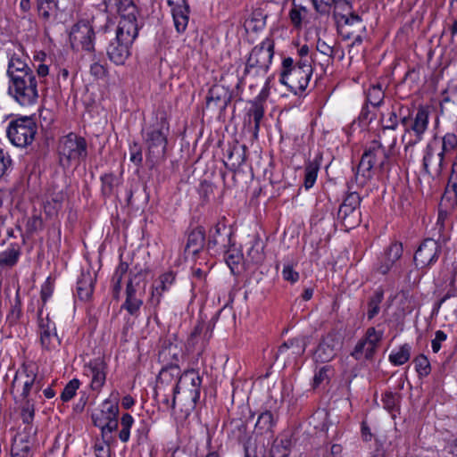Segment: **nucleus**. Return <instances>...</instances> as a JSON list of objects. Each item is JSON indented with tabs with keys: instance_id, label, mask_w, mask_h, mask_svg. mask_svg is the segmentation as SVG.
<instances>
[{
	"instance_id": "obj_1",
	"label": "nucleus",
	"mask_w": 457,
	"mask_h": 457,
	"mask_svg": "<svg viewBox=\"0 0 457 457\" xmlns=\"http://www.w3.org/2000/svg\"><path fill=\"white\" fill-rule=\"evenodd\" d=\"M120 16L115 38L107 47L109 59L117 65L123 64L130 55V47L138 34L137 8L132 0H114Z\"/></svg>"
},
{
	"instance_id": "obj_2",
	"label": "nucleus",
	"mask_w": 457,
	"mask_h": 457,
	"mask_svg": "<svg viewBox=\"0 0 457 457\" xmlns=\"http://www.w3.org/2000/svg\"><path fill=\"white\" fill-rule=\"evenodd\" d=\"M429 116V108L424 105L419 106L414 114L403 115L400 120L395 110L389 111L382 114V132L385 133L387 129L395 130L400 121L404 129L402 143L404 145V151L407 152L423 140L428 129Z\"/></svg>"
},
{
	"instance_id": "obj_3",
	"label": "nucleus",
	"mask_w": 457,
	"mask_h": 457,
	"mask_svg": "<svg viewBox=\"0 0 457 457\" xmlns=\"http://www.w3.org/2000/svg\"><path fill=\"white\" fill-rule=\"evenodd\" d=\"M9 95L21 106L34 105L38 98L34 71L20 57L12 56L8 63Z\"/></svg>"
},
{
	"instance_id": "obj_4",
	"label": "nucleus",
	"mask_w": 457,
	"mask_h": 457,
	"mask_svg": "<svg viewBox=\"0 0 457 457\" xmlns=\"http://www.w3.org/2000/svg\"><path fill=\"white\" fill-rule=\"evenodd\" d=\"M312 66L307 62H297L294 64L291 57H287L282 62V70L279 81L288 87L295 95L303 93L308 87L312 75Z\"/></svg>"
},
{
	"instance_id": "obj_5",
	"label": "nucleus",
	"mask_w": 457,
	"mask_h": 457,
	"mask_svg": "<svg viewBox=\"0 0 457 457\" xmlns=\"http://www.w3.org/2000/svg\"><path fill=\"white\" fill-rule=\"evenodd\" d=\"M168 132L169 125L164 118L156 119L143 129V138L147 148L146 159L152 165L165 156Z\"/></svg>"
},
{
	"instance_id": "obj_6",
	"label": "nucleus",
	"mask_w": 457,
	"mask_h": 457,
	"mask_svg": "<svg viewBox=\"0 0 457 457\" xmlns=\"http://www.w3.org/2000/svg\"><path fill=\"white\" fill-rule=\"evenodd\" d=\"M119 393L112 392L92 413L94 425L101 429L103 438L110 439L111 434L118 428Z\"/></svg>"
},
{
	"instance_id": "obj_7",
	"label": "nucleus",
	"mask_w": 457,
	"mask_h": 457,
	"mask_svg": "<svg viewBox=\"0 0 457 457\" xmlns=\"http://www.w3.org/2000/svg\"><path fill=\"white\" fill-rule=\"evenodd\" d=\"M434 230L437 233V238L425 239L415 252L414 262L417 267L425 268L435 263L441 253V244L449 239V237L443 233V214L441 212Z\"/></svg>"
},
{
	"instance_id": "obj_8",
	"label": "nucleus",
	"mask_w": 457,
	"mask_h": 457,
	"mask_svg": "<svg viewBox=\"0 0 457 457\" xmlns=\"http://www.w3.org/2000/svg\"><path fill=\"white\" fill-rule=\"evenodd\" d=\"M273 55L274 42L267 37L252 49L245 63L244 75L253 78L264 76L270 69Z\"/></svg>"
},
{
	"instance_id": "obj_9",
	"label": "nucleus",
	"mask_w": 457,
	"mask_h": 457,
	"mask_svg": "<svg viewBox=\"0 0 457 457\" xmlns=\"http://www.w3.org/2000/svg\"><path fill=\"white\" fill-rule=\"evenodd\" d=\"M388 154L378 141H372L364 151L357 168V177L361 176L364 182L372 176V170H382L387 162Z\"/></svg>"
},
{
	"instance_id": "obj_10",
	"label": "nucleus",
	"mask_w": 457,
	"mask_h": 457,
	"mask_svg": "<svg viewBox=\"0 0 457 457\" xmlns=\"http://www.w3.org/2000/svg\"><path fill=\"white\" fill-rule=\"evenodd\" d=\"M87 142L84 137L70 133L60 139L58 151L63 166L78 164L87 155Z\"/></svg>"
},
{
	"instance_id": "obj_11",
	"label": "nucleus",
	"mask_w": 457,
	"mask_h": 457,
	"mask_svg": "<svg viewBox=\"0 0 457 457\" xmlns=\"http://www.w3.org/2000/svg\"><path fill=\"white\" fill-rule=\"evenodd\" d=\"M36 133L37 125L34 120L28 116L12 120L6 128L8 139L17 147H25L30 145Z\"/></svg>"
},
{
	"instance_id": "obj_12",
	"label": "nucleus",
	"mask_w": 457,
	"mask_h": 457,
	"mask_svg": "<svg viewBox=\"0 0 457 457\" xmlns=\"http://www.w3.org/2000/svg\"><path fill=\"white\" fill-rule=\"evenodd\" d=\"M37 380V368L33 363H24L15 373L12 383V394L20 399L29 397V393L40 389Z\"/></svg>"
},
{
	"instance_id": "obj_13",
	"label": "nucleus",
	"mask_w": 457,
	"mask_h": 457,
	"mask_svg": "<svg viewBox=\"0 0 457 457\" xmlns=\"http://www.w3.org/2000/svg\"><path fill=\"white\" fill-rule=\"evenodd\" d=\"M145 275L142 271L137 272L129 278L126 288V300L121 308L126 310L131 316L137 317L140 308L143 305V295L145 293Z\"/></svg>"
},
{
	"instance_id": "obj_14",
	"label": "nucleus",
	"mask_w": 457,
	"mask_h": 457,
	"mask_svg": "<svg viewBox=\"0 0 457 457\" xmlns=\"http://www.w3.org/2000/svg\"><path fill=\"white\" fill-rule=\"evenodd\" d=\"M360 204L361 197L356 192L348 194L341 204L337 217L346 230L352 229L361 223Z\"/></svg>"
},
{
	"instance_id": "obj_15",
	"label": "nucleus",
	"mask_w": 457,
	"mask_h": 457,
	"mask_svg": "<svg viewBox=\"0 0 457 457\" xmlns=\"http://www.w3.org/2000/svg\"><path fill=\"white\" fill-rule=\"evenodd\" d=\"M70 41L73 48L93 52L95 50V30L90 21L81 20L74 24L70 33Z\"/></svg>"
},
{
	"instance_id": "obj_16",
	"label": "nucleus",
	"mask_w": 457,
	"mask_h": 457,
	"mask_svg": "<svg viewBox=\"0 0 457 457\" xmlns=\"http://www.w3.org/2000/svg\"><path fill=\"white\" fill-rule=\"evenodd\" d=\"M340 337L335 333H328L318 345L313 359L316 362L325 363L332 361L341 347Z\"/></svg>"
},
{
	"instance_id": "obj_17",
	"label": "nucleus",
	"mask_w": 457,
	"mask_h": 457,
	"mask_svg": "<svg viewBox=\"0 0 457 457\" xmlns=\"http://www.w3.org/2000/svg\"><path fill=\"white\" fill-rule=\"evenodd\" d=\"M380 339L381 333L376 331L374 328H370L365 337L356 344L351 355L357 361L371 359Z\"/></svg>"
},
{
	"instance_id": "obj_18",
	"label": "nucleus",
	"mask_w": 457,
	"mask_h": 457,
	"mask_svg": "<svg viewBox=\"0 0 457 457\" xmlns=\"http://www.w3.org/2000/svg\"><path fill=\"white\" fill-rule=\"evenodd\" d=\"M201 384L199 373L195 370H189L179 376L176 385L179 386V391L183 389V393L191 400L192 406H195L200 398Z\"/></svg>"
},
{
	"instance_id": "obj_19",
	"label": "nucleus",
	"mask_w": 457,
	"mask_h": 457,
	"mask_svg": "<svg viewBox=\"0 0 457 457\" xmlns=\"http://www.w3.org/2000/svg\"><path fill=\"white\" fill-rule=\"evenodd\" d=\"M444 156L440 140L436 138L430 140L424 151L423 168L425 171L431 173V170H433L436 173L439 172L443 166Z\"/></svg>"
},
{
	"instance_id": "obj_20",
	"label": "nucleus",
	"mask_w": 457,
	"mask_h": 457,
	"mask_svg": "<svg viewBox=\"0 0 457 457\" xmlns=\"http://www.w3.org/2000/svg\"><path fill=\"white\" fill-rule=\"evenodd\" d=\"M346 13H340V11H334V16L337 24L339 33L344 39H350L353 31H349L346 27L357 26L360 32H364L366 28L362 24L361 16L351 11H345Z\"/></svg>"
},
{
	"instance_id": "obj_21",
	"label": "nucleus",
	"mask_w": 457,
	"mask_h": 457,
	"mask_svg": "<svg viewBox=\"0 0 457 457\" xmlns=\"http://www.w3.org/2000/svg\"><path fill=\"white\" fill-rule=\"evenodd\" d=\"M84 374L90 378L91 388L93 390H99L105 383L106 364L100 358L90 361L84 366Z\"/></svg>"
},
{
	"instance_id": "obj_22",
	"label": "nucleus",
	"mask_w": 457,
	"mask_h": 457,
	"mask_svg": "<svg viewBox=\"0 0 457 457\" xmlns=\"http://www.w3.org/2000/svg\"><path fill=\"white\" fill-rule=\"evenodd\" d=\"M175 282V274L167 271L162 274L153 284L149 303L156 309L162 301L163 293L169 291Z\"/></svg>"
},
{
	"instance_id": "obj_23",
	"label": "nucleus",
	"mask_w": 457,
	"mask_h": 457,
	"mask_svg": "<svg viewBox=\"0 0 457 457\" xmlns=\"http://www.w3.org/2000/svg\"><path fill=\"white\" fill-rule=\"evenodd\" d=\"M170 7L174 26L179 33L186 30L188 24L189 6L187 0H167Z\"/></svg>"
},
{
	"instance_id": "obj_24",
	"label": "nucleus",
	"mask_w": 457,
	"mask_h": 457,
	"mask_svg": "<svg viewBox=\"0 0 457 457\" xmlns=\"http://www.w3.org/2000/svg\"><path fill=\"white\" fill-rule=\"evenodd\" d=\"M403 245L400 242H393L386 249L385 253L377 265V270L382 275L387 274L396 262L403 255Z\"/></svg>"
},
{
	"instance_id": "obj_25",
	"label": "nucleus",
	"mask_w": 457,
	"mask_h": 457,
	"mask_svg": "<svg viewBox=\"0 0 457 457\" xmlns=\"http://www.w3.org/2000/svg\"><path fill=\"white\" fill-rule=\"evenodd\" d=\"M230 93L227 87L222 85H213L206 96V108L215 110H224L230 102Z\"/></svg>"
},
{
	"instance_id": "obj_26",
	"label": "nucleus",
	"mask_w": 457,
	"mask_h": 457,
	"mask_svg": "<svg viewBox=\"0 0 457 457\" xmlns=\"http://www.w3.org/2000/svg\"><path fill=\"white\" fill-rule=\"evenodd\" d=\"M38 333L41 345L44 348L50 349L54 347L56 344H59L55 324L54 321L50 320L48 317L39 318Z\"/></svg>"
},
{
	"instance_id": "obj_27",
	"label": "nucleus",
	"mask_w": 457,
	"mask_h": 457,
	"mask_svg": "<svg viewBox=\"0 0 457 457\" xmlns=\"http://www.w3.org/2000/svg\"><path fill=\"white\" fill-rule=\"evenodd\" d=\"M306 347V338L296 337L282 344L278 350V353L280 355L286 354L287 360H295L304 353Z\"/></svg>"
},
{
	"instance_id": "obj_28",
	"label": "nucleus",
	"mask_w": 457,
	"mask_h": 457,
	"mask_svg": "<svg viewBox=\"0 0 457 457\" xmlns=\"http://www.w3.org/2000/svg\"><path fill=\"white\" fill-rule=\"evenodd\" d=\"M96 275L90 272H82L77 282V294L80 300L87 301L94 290Z\"/></svg>"
},
{
	"instance_id": "obj_29",
	"label": "nucleus",
	"mask_w": 457,
	"mask_h": 457,
	"mask_svg": "<svg viewBox=\"0 0 457 457\" xmlns=\"http://www.w3.org/2000/svg\"><path fill=\"white\" fill-rule=\"evenodd\" d=\"M180 370L177 364H170L165 368H162L160 371L158 378V384L156 387V395H160V392L164 390L162 386L174 382L172 386H175L179 378Z\"/></svg>"
},
{
	"instance_id": "obj_30",
	"label": "nucleus",
	"mask_w": 457,
	"mask_h": 457,
	"mask_svg": "<svg viewBox=\"0 0 457 457\" xmlns=\"http://www.w3.org/2000/svg\"><path fill=\"white\" fill-rule=\"evenodd\" d=\"M21 256V247L18 244H11L5 250L0 252V269L13 267Z\"/></svg>"
},
{
	"instance_id": "obj_31",
	"label": "nucleus",
	"mask_w": 457,
	"mask_h": 457,
	"mask_svg": "<svg viewBox=\"0 0 457 457\" xmlns=\"http://www.w3.org/2000/svg\"><path fill=\"white\" fill-rule=\"evenodd\" d=\"M264 115V107L261 101L254 100L251 103V106L247 111L248 123L251 124L253 121V136L257 137L260 123Z\"/></svg>"
},
{
	"instance_id": "obj_32",
	"label": "nucleus",
	"mask_w": 457,
	"mask_h": 457,
	"mask_svg": "<svg viewBox=\"0 0 457 457\" xmlns=\"http://www.w3.org/2000/svg\"><path fill=\"white\" fill-rule=\"evenodd\" d=\"M204 233L202 229L193 230L188 235L186 251L193 255L198 253L204 247Z\"/></svg>"
},
{
	"instance_id": "obj_33",
	"label": "nucleus",
	"mask_w": 457,
	"mask_h": 457,
	"mask_svg": "<svg viewBox=\"0 0 457 457\" xmlns=\"http://www.w3.org/2000/svg\"><path fill=\"white\" fill-rule=\"evenodd\" d=\"M276 422L277 420L274 414L270 411H264L258 416L255 423V430L259 434L272 432Z\"/></svg>"
},
{
	"instance_id": "obj_34",
	"label": "nucleus",
	"mask_w": 457,
	"mask_h": 457,
	"mask_svg": "<svg viewBox=\"0 0 457 457\" xmlns=\"http://www.w3.org/2000/svg\"><path fill=\"white\" fill-rule=\"evenodd\" d=\"M16 403L20 405L21 415L23 423L30 424L35 416V405L31 399L26 397L24 399H20L18 396H13Z\"/></svg>"
},
{
	"instance_id": "obj_35",
	"label": "nucleus",
	"mask_w": 457,
	"mask_h": 457,
	"mask_svg": "<svg viewBox=\"0 0 457 457\" xmlns=\"http://www.w3.org/2000/svg\"><path fill=\"white\" fill-rule=\"evenodd\" d=\"M30 453V443L28 436H17L12 445V457H29Z\"/></svg>"
},
{
	"instance_id": "obj_36",
	"label": "nucleus",
	"mask_w": 457,
	"mask_h": 457,
	"mask_svg": "<svg viewBox=\"0 0 457 457\" xmlns=\"http://www.w3.org/2000/svg\"><path fill=\"white\" fill-rule=\"evenodd\" d=\"M411 346L409 344L401 345L397 350H394L389 354L388 360L395 366H400L406 363L411 358Z\"/></svg>"
},
{
	"instance_id": "obj_37",
	"label": "nucleus",
	"mask_w": 457,
	"mask_h": 457,
	"mask_svg": "<svg viewBox=\"0 0 457 457\" xmlns=\"http://www.w3.org/2000/svg\"><path fill=\"white\" fill-rule=\"evenodd\" d=\"M302 0H293V7L289 12V18L295 28H300L303 20L307 16L308 10L301 3Z\"/></svg>"
},
{
	"instance_id": "obj_38",
	"label": "nucleus",
	"mask_w": 457,
	"mask_h": 457,
	"mask_svg": "<svg viewBox=\"0 0 457 457\" xmlns=\"http://www.w3.org/2000/svg\"><path fill=\"white\" fill-rule=\"evenodd\" d=\"M267 15L261 9L254 10L245 21V26L247 29L253 31L262 30L266 25Z\"/></svg>"
},
{
	"instance_id": "obj_39",
	"label": "nucleus",
	"mask_w": 457,
	"mask_h": 457,
	"mask_svg": "<svg viewBox=\"0 0 457 457\" xmlns=\"http://www.w3.org/2000/svg\"><path fill=\"white\" fill-rule=\"evenodd\" d=\"M319 165L315 162H310L305 165L303 186L305 189H310L316 182Z\"/></svg>"
},
{
	"instance_id": "obj_40",
	"label": "nucleus",
	"mask_w": 457,
	"mask_h": 457,
	"mask_svg": "<svg viewBox=\"0 0 457 457\" xmlns=\"http://www.w3.org/2000/svg\"><path fill=\"white\" fill-rule=\"evenodd\" d=\"M102 193L105 196L113 195L120 180L113 174H104L101 177Z\"/></svg>"
},
{
	"instance_id": "obj_41",
	"label": "nucleus",
	"mask_w": 457,
	"mask_h": 457,
	"mask_svg": "<svg viewBox=\"0 0 457 457\" xmlns=\"http://www.w3.org/2000/svg\"><path fill=\"white\" fill-rule=\"evenodd\" d=\"M228 159L231 162L232 167H240L245 161V146L239 145L232 147L228 152Z\"/></svg>"
},
{
	"instance_id": "obj_42",
	"label": "nucleus",
	"mask_w": 457,
	"mask_h": 457,
	"mask_svg": "<svg viewBox=\"0 0 457 457\" xmlns=\"http://www.w3.org/2000/svg\"><path fill=\"white\" fill-rule=\"evenodd\" d=\"M415 370L420 378L428 376L431 371V366L428 359L424 354H420L414 360Z\"/></svg>"
},
{
	"instance_id": "obj_43",
	"label": "nucleus",
	"mask_w": 457,
	"mask_h": 457,
	"mask_svg": "<svg viewBox=\"0 0 457 457\" xmlns=\"http://www.w3.org/2000/svg\"><path fill=\"white\" fill-rule=\"evenodd\" d=\"M383 300V292L377 291L370 297L368 303L367 316L369 320L373 319L379 312V305Z\"/></svg>"
},
{
	"instance_id": "obj_44",
	"label": "nucleus",
	"mask_w": 457,
	"mask_h": 457,
	"mask_svg": "<svg viewBox=\"0 0 457 457\" xmlns=\"http://www.w3.org/2000/svg\"><path fill=\"white\" fill-rule=\"evenodd\" d=\"M133 423L134 419L130 414L125 413L122 415L120 419L121 429L119 433V438L120 439L121 442L126 443L129 441L130 435L129 431Z\"/></svg>"
},
{
	"instance_id": "obj_45",
	"label": "nucleus",
	"mask_w": 457,
	"mask_h": 457,
	"mask_svg": "<svg viewBox=\"0 0 457 457\" xmlns=\"http://www.w3.org/2000/svg\"><path fill=\"white\" fill-rule=\"evenodd\" d=\"M37 4L38 13L45 20H48L53 12L57 8L55 0H37Z\"/></svg>"
},
{
	"instance_id": "obj_46",
	"label": "nucleus",
	"mask_w": 457,
	"mask_h": 457,
	"mask_svg": "<svg viewBox=\"0 0 457 457\" xmlns=\"http://www.w3.org/2000/svg\"><path fill=\"white\" fill-rule=\"evenodd\" d=\"M384 99V92L380 85H375L369 88L367 93V101L371 105L379 106Z\"/></svg>"
},
{
	"instance_id": "obj_47",
	"label": "nucleus",
	"mask_w": 457,
	"mask_h": 457,
	"mask_svg": "<svg viewBox=\"0 0 457 457\" xmlns=\"http://www.w3.org/2000/svg\"><path fill=\"white\" fill-rule=\"evenodd\" d=\"M179 394V386H172L170 389L169 394H162V390L160 392L161 403L164 405V407L168 410H173L175 408L176 403V395Z\"/></svg>"
},
{
	"instance_id": "obj_48",
	"label": "nucleus",
	"mask_w": 457,
	"mask_h": 457,
	"mask_svg": "<svg viewBox=\"0 0 457 457\" xmlns=\"http://www.w3.org/2000/svg\"><path fill=\"white\" fill-rule=\"evenodd\" d=\"M441 143V150L444 154H448L457 147V136L454 133H446Z\"/></svg>"
},
{
	"instance_id": "obj_49",
	"label": "nucleus",
	"mask_w": 457,
	"mask_h": 457,
	"mask_svg": "<svg viewBox=\"0 0 457 457\" xmlns=\"http://www.w3.org/2000/svg\"><path fill=\"white\" fill-rule=\"evenodd\" d=\"M79 386V380L73 378L71 379L63 388L62 393L61 395V399L63 402L70 401L76 394Z\"/></svg>"
},
{
	"instance_id": "obj_50",
	"label": "nucleus",
	"mask_w": 457,
	"mask_h": 457,
	"mask_svg": "<svg viewBox=\"0 0 457 457\" xmlns=\"http://www.w3.org/2000/svg\"><path fill=\"white\" fill-rule=\"evenodd\" d=\"M160 354L165 359L170 358V361H178L181 355V349H179L176 345L170 344L162 348Z\"/></svg>"
},
{
	"instance_id": "obj_51",
	"label": "nucleus",
	"mask_w": 457,
	"mask_h": 457,
	"mask_svg": "<svg viewBox=\"0 0 457 457\" xmlns=\"http://www.w3.org/2000/svg\"><path fill=\"white\" fill-rule=\"evenodd\" d=\"M382 403L385 409L392 411L396 408L398 403V395L392 392H386L382 397Z\"/></svg>"
},
{
	"instance_id": "obj_52",
	"label": "nucleus",
	"mask_w": 457,
	"mask_h": 457,
	"mask_svg": "<svg viewBox=\"0 0 457 457\" xmlns=\"http://www.w3.org/2000/svg\"><path fill=\"white\" fill-rule=\"evenodd\" d=\"M12 161L10 154L0 149V178H2L12 167Z\"/></svg>"
},
{
	"instance_id": "obj_53",
	"label": "nucleus",
	"mask_w": 457,
	"mask_h": 457,
	"mask_svg": "<svg viewBox=\"0 0 457 457\" xmlns=\"http://www.w3.org/2000/svg\"><path fill=\"white\" fill-rule=\"evenodd\" d=\"M316 48L317 51H319L320 54L331 59H334L336 54H337V50H336L334 47L330 46L321 39H318Z\"/></svg>"
},
{
	"instance_id": "obj_54",
	"label": "nucleus",
	"mask_w": 457,
	"mask_h": 457,
	"mask_svg": "<svg viewBox=\"0 0 457 457\" xmlns=\"http://www.w3.org/2000/svg\"><path fill=\"white\" fill-rule=\"evenodd\" d=\"M317 12L324 14L328 13L329 8L334 5L333 0H310Z\"/></svg>"
},
{
	"instance_id": "obj_55",
	"label": "nucleus",
	"mask_w": 457,
	"mask_h": 457,
	"mask_svg": "<svg viewBox=\"0 0 457 457\" xmlns=\"http://www.w3.org/2000/svg\"><path fill=\"white\" fill-rule=\"evenodd\" d=\"M129 152L130 161L136 165L139 166L143 161L141 146L138 144L134 143L130 145Z\"/></svg>"
},
{
	"instance_id": "obj_56",
	"label": "nucleus",
	"mask_w": 457,
	"mask_h": 457,
	"mask_svg": "<svg viewBox=\"0 0 457 457\" xmlns=\"http://www.w3.org/2000/svg\"><path fill=\"white\" fill-rule=\"evenodd\" d=\"M329 371L328 366H324L319 370V371L314 375L313 378V386L317 387L320 384H322L324 381L328 380V374Z\"/></svg>"
},
{
	"instance_id": "obj_57",
	"label": "nucleus",
	"mask_w": 457,
	"mask_h": 457,
	"mask_svg": "<svg viewBox=\"0 0 457 457\" xmlns=\"http://www.w3.org/2000/svg\"><path fill=\"white\" fill-rule=\"evenodd\" d=\"M447 338L446 334L442 330H437L435 333V338L431 342L432 350L434 353L439 352L441 349V343Z\"/></svg>"
},
{
	"instance_id": "obj_58",
	"label": "nucleus",
	"mask_w": 457,
	"mask_h": 457,
	"mask_svg": "<svg viewBox=\"0 0 457 457\" xmlns=\"http://www.w3.org/2000/svg\"><path fill=\"white\" fill-rule=\"evenodd\" d=\"M282 277L285 280L295 283L299 278V274L290 265H285L282 270Z\"/></svg>"
},
{
	"instance_id": "obj_59",
	"label": "nucleus",
	"mask_w": 457,
	"mask_h": 457,
	"mask_svg": "<svg viewBox=\"0 0 457 457\" xmlns=\"http://www.w3.org/2000/svg\"><path fill=\"white\" fill-rule=\"evenodd\" d=\"M104 443L96 444L95 454L96 457H110V447L105 444L108 440L104 438Z\"/></svg>"
},
{
	"instance_id": "obj_60",
	"label": "nucleus",
	"mask_w": 457,
	"mask_h": 457,
	"mask_svg": "<svg viewBox=\"0 0 457 457\" xmlns=\"http://www.w3.org/2000/svg\"><path fill=\"white\" fill-rule=\"evenodd\" d=\"M21 316V310L19 304L12 306L9 314L7 315V320L10 325H14L20 320Z\"/></svg>"
},
{
	"instance_id": "obj_61",
	"label": "nucleus",
	"mask_w": 457,
	"mask_h": 457,
	"mask_svg": "<svg viewBox=\"0 0 457 457\" xmlns=\"http://www.w3.org/2000/svg\"><path fill=\"white\" fill-rule=\"evenodd\" d=\"M290 447H291V439L284 438V439H281L278 445L273 446L272 451H278L279 448H283L285 452L282 453L281 457H287Z\"/></svg>"
},
{
	"instance_id": "obj_62",
	"label": "nucleus",
	"mask_w": 457,
	"mask_h": 457,
	"mask_svg": "<svg viewBox=\"0 0 457 457\" xmlns=\"http://www.w3.org/2000/svg\"><path fill=\"white\" fill-rule=\"evenodd\" d=\"M128 269H129L128 263L122 262L117 267V269L113 274V279H117L118 285H120V283H121L122 277L128 271Z\"/></svg>"
},
{
	"instance_id": "obj_63",
	"label": "nucleus",
	"mask_w": 457,
	"mask_h": 457,
	"mask_svg": "<svg viewBox=\"0 0 457 457\" xmlns=\"http://www.w3.org/2000/svg\"><path fill=\"white\" fill-rule=\"evenodd\" d=\"M90 73L96 78H102L105 74V68L99 62H95L90 66Z\"/></svg>"
},
{
	"instance_id": "obj_64",
	"label": "nucleus",
	"mask_w": 457,
	"mask_h": 457,
	"mask_svg": "<svg viewBox=\"0 0 457 457\" xmlns=\"http://www.w3.org/2000/svg\"><path fill=\"white\" fill-rule=\"evenodd\" d=\"M335 11H351L352 0H333Z\"/></svg>"
}]
</instances>
